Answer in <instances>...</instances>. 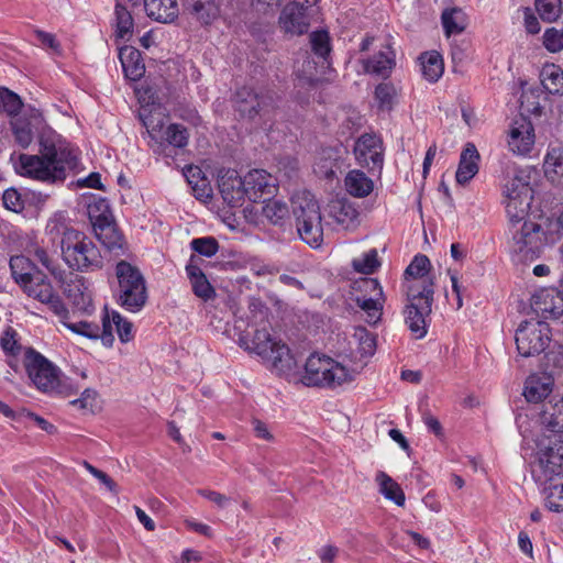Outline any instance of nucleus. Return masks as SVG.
<instances>
[{
    "label": "nucleus",
    "instance_id": "nucleus-63",
    "mask_svg": "<svg viewBox=\"0 0 563 563\" xmlns=\"http://www.w3.org/2000/svg\"><path fill=\"white\" fill-rule=\"evenodd\" d=\"M467 43L462 42L457 44L456 42H452L451 44V58L455 66L462 65L467 58Z\"/></svg>",
    "mask_w": 563,
    "mask_h": 563
},
{
    "label": "nucleus",
    "instance_id": "nucleus-23",
    "mask_svg": "<svg viewBox=\"0 0 563 563\" xmlns=\"http://www.w3.org/2000/svg\"><path fill=\"white\" fill-rule=\"evenodd\" d=\"M479 153L473 143H467L463 148L457 170L455 173L456 183L467 184L478 173Z\"/></svg>",
    "mask_w": 563,
    "mask_h": 563
},
{
    "label": "nucleus",
    "instance_id": "nucleus-30",
    "mask_svg": "<svg viewBox=\"0 0 563 563\" xmlns=\"http://www.w3.org/2000/svg\"><path fill=\"white\" fill-rule=\"evenodd\" d=\"M346 191L356 198L367 197L374 189V181L364 172L353 169L347 173L344 179Z\"/></svg>",
    "mask_w": 563,
    "mask_h": 563
},
{
    "label": "nucleus",
    "instance_id": "nucleus-45",
    "mask_svg": "<svg viewBox=\"0 0 563 563\" xmlns=\"http://www.w3.org/2000/svg\"><path fill=\"white\" fill-rule=\"evenodd\" d=\"M536 10L542 21L555 22L562 14V0H536Z\"/></svg>",
    "mask_w": 563,
    "mask_h": 563
},
{
    "label": "nucleus",
    "instance_id": "nucleus-49",
    "mask_svg": "<svg viewBox=\"0 0 563 563\" xmlns=\"http://www.w3.org/2000/svg\"><path fill=\"white\" fill-rule=\"evenodd\" d=\"M310 44L312 52L325 59L331 52L330 35L327 30L314 31L310 34Z\"/></svg>",
    "mask_w": 563,
    "mask_h": 563
},
{
    "label": "nucleus",
    "instance_id": "nucleus-41",
    "mask_svg": "<svg viewBox=\"0 0 563 563\" xmlns=\"http://www.w3.org/2000/svg\"><path fill=\"white\" fill-rule=\"evenodd\" d=\"M375 100L380 111H391L397 103V91L393 84L380 82L375 88Z\"/></svg>",
    "mask_w": 563,
    "mask_h": 563
},
{
    "label": "nucleus",
    "instance_id": "nucleus-3",
    "mask_svg": "<svg viewBox=\"0 0 563 563\" xmlns=\"http://www.w3.org/2000/svg\"><path fill=\"white\" fill-rule=\"evenodd\" d=\"M23 364L29 378L40 391L66 396L77 393L67 384V379H62L59 368L33 347L25 350Z\"/></svg>",
    "mask_w": 563,
    "mask_h": 563
},
{
    "label": "nucleus",
    "instance_id": "nucleus-35",
    "mask_svg": "<svg viewBox=\"0 0 563 563\" xmlns=\"http://www.w3.org/2000/svg\"><path fill=\"white\" fill-rule=\"evenodd\" d=\"M376 482L379 484V492L386 499L394 501L397 506H404L406 496L400 485L396 483L389 475L378 472Z\"/></svg>",
    "mask_w": 563,
    "mask_h": 563
},
{
    "label": "nucleus",
    "instance_id": "nucleus-29",
    "mask_svg": "<svg viewBox=\"0 0 563 563\" xmlns=\"http://www.w3.org/2000/svg\"><path fill=\"white\" fill-rule=\"evenodd\" d=\"M441 24L448 38L461 34L467 26L466 14L457 7L445 8L441 13Z\"/></svg>",
    "mask_w": 563,
    "mask_h": 563
},
{
    "label": "nucleus",
    "instance_id": "nucleus-54",
    "mask_svg": "<svg viewBox=\"0 0 563 563\" xmlns=\"http://www.w3.org/2000/svg\"><path fill=\"white\" fill-rule=\"evenodd\" d=\"M431 268V263L428 256L423 254H417L411 263L408 265V267L405 271V277H411L413 279L422 278L424 275L428 274L429 269Z\"/></svg>",
    "mask_w": 563,
    "mask_h": 563
},
{
    "label": "nucleus",
    "instance_id": "nucleus-2",
    "mask_svg": "<svg viewBox=\"0 0 563 563\" xmlns=\"http://www.w3.org/2000/svg\"><path fill=\"white\" fill-rule=\"evenodd\" d=\"M115 302L129 312L141 311L147 302L148 294L145 278L139 267L121 260L115 265Z\"/></svg>",
    "mask_w": 563,
    "mask_h": 563
},
{
    "label": "nucleus",
    "instance_id": "nucleus-38",
    "mask_svg": "<svg viewBox=\"0 0 563 563\" xmlns=\"http://www.w3.org/2000/svg\"><path fill=\"white\" fill-rule=\"evenodd\" d=\"M394 55L393 52H390ZM395 66L394 56H389L386 52H378L373 57L364 62V70L368 74H376L387 77Z\"/></svg>",
    "mask_w": 563,
    "mask_h": 563
},
{
    "label": "nucleus",
    "instance_id": "nucleus-48",
    "mask_svg": "<svg viewBox=\"0 0 563 563\" xmlns=\"http://www.w3.org/2000/svg\"><path fill=\"white\" fill-rule=\"evenodd\" d=\"M22 107L23 102L19 95L8 88H0V109L13 119L20 115Z\"/></svg>",
    "mask_w": 563,
    "mask_h": 563
},
{
    "label": "nucleus",
    "instance_id": "nucleus-33",
    "mask_svg": "<svg viewBox=\"0 0 563 563\" xmlns=\"http://www.w3.org/2000/svg\"><path fill=\"white\" fill-rule=\"evenodd\" d=\"M544 90L551 95L563 96V69L555 64H545L540 71Z\"/></svg>",
    "mask_w": 563,
    "mask_h": 563
},
{
    "label": "nucleus",
    "instance_id": "nucleus-12",
    "mask_svg": "<svg viewBox=\"0 0 563 563\" xmlns=\"http://www.w3.org/2000/svg\"><path fill=\"white\" fill-rule=\"evenodd\" d=\"M22 289L29 297L48 306L58 318L67 317V307L45 274L37 272Z\"/></svg>",
    "mask_w": 563,
    "mask_h": 563
},
{
    "label": "nucleus",
    "instance_id": "nucleus-11",
    "mask_svg": "<svg viewBox=\"0 0 563 563\" xmlns=\"http://www.w3.org/2000/svg\"><path fill=\"white\" fill-rule=\"evenodd\" d=\"M516 345L518 353L530 357L542 353L551 341L550 325L544 321H528L520 323L516 331Z\"/></svg>",
    "mask_w": 563,
    "mask_h": 563
},
{
    "label": "nucleus",
    "instance_id": "nucleus-36",
    "mask_svg": "<svg viewBox=\"0 0 563 563\" xmlns=\"http://www.w3.org/2000/svg\"><path fill=\"white\" fill-rule=\"evenodd\" d=\"M262 213L274 225L283 227L289 219L288 205L279 199H269L263 202Z\"/></svg>",
    "mask_w": 563,
    "mask_h": 563
},
{
    "label": "nucleus",
    "instance_id": "nucleus-18",
    "mask_svg": "<svg viewBox=\"0 0 563 563\" xmlns=\"http://www.w3.org/2000/svg\"><path fill=\"white\" fill-rule=\"evenodd\" d=\"M218 187L223 200L231 207L241 206L246 198L245 177L241 178L235 169H221Z\"/></svg>",
    "mask_w": 563,
    "mask_h": 563
},
{
    "label": "nucleus",
    "instance_id": "nucleus-27",
    "mask_svg": "<svg viewBox=\"0 0 563 563\" xmlns=\"http://www.w3.org/2000/svg\"><path fill=\"white\" fill-rule=\"evenodd\" d=\"M98 224L92 225L96 238L101 244L109 251L122 249L124 238L118 230L114 220H108V218H101Z\"/></svg>",
    "mask_w": 563,
    "mask_h": 563
},
{
    "label": "nucleus",
    "instance_id": "nucleus-19",
    "mask_svg": "<svg viewBox=\"0 0 563 563\" xmlns=\"http://www.w3.org/2000/svg\"><path fill=\"white\" fill-rule=\"evenodd\" d=\"M43 123L42 113L35 109L13 118L10 124L18 145L22 148L29 147L33 142L35 131H38Z\"/></svg>",
    "mask_w": 563,
    "mask_h": 563
},
{
    "label": "nucleus",
    "instance_id": "nucleus-50",
    "mask_svg": "<svg viewBox=\"0 0 563 563\" xmlns=\"http://www.w3.org/2000/svg\"><path fill=\"white\" fill-rule=\"evenodd\" d=\"M354 338L358 342V350L362 356H371L376 350V338L365 327H356Z\"/></svg>",
    "mask_w": 563,
    "mask_h": 563
},
{
    "label": "nucleus",
    "instance_id": "nucleus-52",
    "mask_svg": "<svg viewBox=\"0 0 563 563\" xmlns=\"http://www.w3.org/2000/svg\"><path fill=\"white\" fill-rule=\"evenodd\" d=\"M111 324L115 325V330L119 336V340L122 343L130 342L133 339V324L126 318L122 317L118 311L112 310L109 312Z\"/></svg>",
    "mask_w": 563,
    "mask_h": 563
},
{
    "label": "nucleus",
    "instance_id": "nucleus-53",
    "mask_svg": "<svg viewBox=\"0 0 563 563\" xmlns=\"http://www.w3.org/2000/svg\"><path fill=\"white\" fill-rule=\"evenodd\" d=\"M542 43L545 49L550 53H559L563 51V27L558 29L554 26L545 29Z\"/></svg>",
    "mask_w": 563,
    "mask_h": 563
},
{
    "label": "nucleus",
    "instance_id": "nucleus-25",
    "mask_svg": "<svg viewBox=\"0 0 563 563\" xmlns=\"http://www.w3.org/2000/svg\"><path fill=\"white\" fill-rule=\"evenodd\" d=\"M119 58L123 68L124 76L132 80H140L145 74L141 52L133 46H123L119 51Z\"/></svg>",
    "mask_w": 563,
    "mask_h": 563
},
{
    "label": "nucleus",
    "instance_id": "nucleus-15",
    "mask_svg": "<svg viewBox=\"0 0 563 563\" xmlns=\"http://www.w3.org/2000/svg\"><path fill=\"white\" fill-rule=\"evenodd\" d=\"M246 198L252 202H265L278 191L275 176L264 169H253L245 175Z\"/></svg>",
    "mask_w": 563,
    "mask_h": 563
},
{
    "label": "nucleus",
    "instance_id": "nucleus-6",
    "mask_svg": "<svg viewBox=\"0 0 563 563\" xmlns=\"http://www.w3.org/2000/svg\"><path fill=\"white\" fill-rule=\"evenodd\" d=\"M292 213L300 239L311 247H319L323 241L320 206L311 192L303 191L292 200Z\"/></svg>",
    "mask_w": 563,
    "mask_h": 563
},
{
    "label": "nucleus",
    "instance_id": "nucleus-34",
    "mask_svg": "<svg viewBox=\"0 0 563 563\" xmlns=\"http://www.w3.org/2000/svg\"><path fill=\"white\" fill-rule=\"evenodd\" d=\"M423 77L430 82H437L444 71L442 56L432 51L420 56Z\"/></svg>",
    "mask_w": 563,
    "mask_h": 563
},
{
    "label": "nucleus",
    "instance_id": "nucleus-22",
    "mask_svg": "<svg viewBox=\"0 0 563 563\" xmlns=\"http://www.w3.org/2000/svg\"><path fill=\"white\" fill-rule=\"evenodd\" d=\"M184 8L202 26L211 25L221 14L217 0H185Z\"/></svg>",
    "mask_w": 563,
    "mask_h": 563
},
{
    "label": "nucleus",
    "instance_id": "nucleus-62",
    "mask_svg": "<svg viewBox=\"0 0 563 563\" xmlns=\"http://www.w3.org/2000/svg\"><path fill=\"white\" fill-rule=\"evenodd\" d=\"M24 416L27 419L32 420L40 429H42L46 433L54 434L57 432V428L53 423H51L43 417L38 416L37 413H35L33 411L24 410Z\"/></svg>",
    "mask_w": 563,
    "mask_h": 563
},
{
    "label": "nucleus",
    "instance_id": "nucleus-9",
    "mask_svg": "<svg viewBox=\"0 0 563 563\" xmlns=\"http://www.w3.org/2000/svg\"><path fill=\"white\" fill-rule=\"evenodd\" d=\"M509 247L525 260L538 258L545 245V233L539 223L531 220L509 224Z\"/></svg>",
    "mask_w": 563,
    "mask_h": 563
},
{
    "label": "nucleus",
    "instance_id": "nucleus-46",
    "mask_svg": "<svg viewBox=\"0 0 563 563\" xmlns=\"http://www.w3.org/2000/svg\"><path fill=\"white\" fill-rule=\"evenodd\" d=\"M531 201L532 200H528L526 201V205H523L522 198L507 199L506 212L509 218V224L529 221L527 217Z\"/></svg>",
    "mask_w": 563,
    "mask_h": 563
},
{
    "label": "nucleus",
    "instance_id": "nucleus-57",
    "mask_svg": "<svg viewBox=\"0 0 563 563\" xmlns=\"http://www.w3.org/2000/svg\"><path fill=\"white\" fill-rule=\"evenodd\" d=\"M190 246L196 253L206 257L216 255L219 250V243L212 236L194 239L190 243Z\"/></svg>",
    "mask_w": 563,
    "mask_h": 563
},
{
    "label": "nucleus",
    "instance_id": "nucleus-28",
    "mask_svg": "<svg viewBox=\"0 0 563 563\" xmlns=\"http://www.w3.org/2000/svg\"><path fill=\"white\" fill-rule=\"evenodd\" d=\"M533 137V128L530 122L520 128H512L509 133L508 146L515 154L526 155L532 148Z\"/></svg>",
    "mask_w": 563,
    "mask_h": 563
},
{
    "label": "nucleus",
    "instance_id": "nucleus-32",
    "mask_svg": "<svg viewBox=\"0 0 563 563\" xmlns=\"http://www.w3.org/2000/svg\"><path fill=\"white\" fill-rule=\"evenodd\" d=\"M165 108L162 106H153L152 108H142L140 119L146 128L152 140L157 141L156 133L162 132L165 126Z\"/></svg>",
    "mask_w": 563,
    "mask_h": 563
},
{
    "label": "nucleus",
    "instance_id": "nucleus-21",
    "mask_svg": "<svg viewBox=\"0 0 563 563\" xmlns=\"http://www.w3.org/2000/svg\"><path fill=\"white\" fill-rule=\"evenodd\" d=\"M142 0H115L113 27L120 40L129 41L134 30V19L131 9L139 7Z\"/></svg>",
    "mask_w": 563,
    "mask_h": 563
},
{
    "label": "nucleus",
    "instance_id": "nucleus-51",
    "mask_svg": "<svg viewBox=\"0 0 563 563\" xmlns=\"http://www.w3.org/2000/svg\"><path fill=\"white\" fill-rule=\"evenodd\" d=\"M88 217L92 225L98 224L101 218L112 220L113 216L109 201L104 198L95 199L88 205Z\"/></svg>",
    "mask_w": 563,
    "mask_h": 563
},
{
    "label": "nucleus",
    "instance_id": "nucleus-10",
    "mask_svg": "<svg viewBox=\"0 0 563 563\" xmlns=\"http://www.w3.org/2000/svg\"><path fill=\"white\" fill-rule=\"evenodd\" d=\"M252 351L264 361L271 362L273 367L278 371L288 372L296 366V360L289 346L275 340L266 328L257 329L254 332Z\"/></svg>",
    "mask_w": 563,
    "mask_h": 563
},
{
    "label": "nucleus",
    "instance_id": "nucleus-7",
    "mask_svg": "<svg viewBox=\"0 0 563 563\" xmlns=\"http://www.w3.org/2000/svg\"><path fill=\"white\" fill-rule=\"evenodd\" d=\"M353 379L351 372L330 357L310 355L305 364L301 378L306 386L334 388Z\"/></svg>",
    "mask_w": 563,
    "mask_h": 563
},
{
    "label": "nucleus",
    "instance_id": "nucleus-64",
    "mask_svg": "<svg viewBox=\"0 0 563 563\" xmlns=\"http://www.w3.org/2000/svg\"><path fill=\"white\" fill-rule=\"evenodd\" d=\"M525 27L529 34H538L541 30L540 22L530 8L523 11Z\"/></svg>",
    "mask_w": 563,
    "mask_h": 563
},
{
    "label": "nucleus",
    "instance_id": "nucleus-43",
    "mask_svg": "<svg viewBox=\"0 0 563 563\" xmlns=\"http://www.w3.org/2000/svg\"><path fill=\"white\" fill-rule=\"evenodd\" d=\"M383 301L382 298L365 296H357L355 298L356 305L367 313V322L369 324H376L383 314Z\"/></svg>",
    "mask_w": 563,
    "mask_h": 563
},
{
    "label": "nucleus",
    "instance_id": "nucleus-14",
    "mask_svg": "<svg viewBox=\"0 0 563 563\" xmlns=\"http://www.w3.org/2000/svg\"><path fill=\"white\" fill-rule=\"evenodd\" d=\"M233 107L242 118L250 120L268 111L272 107V98L257 93L253 88L243 86L235 90L233 96Z\"/></svg>",
    "mask_w": 563,
    "mask_h": 563
},
{
    "label": "nucleus",
    "instance_id": "nucleus-17",
    "mask_svg": "<svg viewBox=\"0 0 563 563\" xmlns=\"http://www.w3.org/2000/svg\"><path fill=\"white\" fill-rule=\"evenodd\" d=\"M63 325L69 329L71 332L82 335L88 339H101L104 346H112L114 342V335L112 332L110 314L107 307H104V314L102 317V330L99 325L88 321L71 322L69 321V311L67 310L66 318H59Z\"/></svg>",
    "mask_w": 563,
    "mask_h": 563
},
{
    "label": "nucleus",
    "instance_id": "nucleus-44",
    "mask_svg": "<svg viewBox=\"0 0 563 563\" xmlns=\"http://www.w3.org/2000/svg\"><path fill=\"white\" fill-rule=\"evenodd\" d=\"M162 139L169 146L184 148L188 144L189 133L186 126L179 123H172L164 131Z\"/></svg>",
    "mask_w": 563,
    "mask_h": 563
},
{
    "label": "nucleus",
    "instance_id": "nucleus-40",
    "mask_svg": "<svg viewBox=\"0 0 563 563\" xmlns=\"http://www.w3.org/2000/svg\"><path fill=\"white\" fill-rule=\"evenodd\" d=\"M67 297L71 301L74 308L84 313L90 314L93 311L91 295L82 285L69 286Z\"/></svg>",
    "mask_w": 563,
    "mask_h": 563
},
{
    "label": "nucleus",
    "instance_id": "nucleus-1",
    "mask_svg": "<svg viewBox=\"0 0 563 563\" xmlns=\"http://www.w3.org/2000/svg\"><path fill=\"white\" fill-rule=\"evenodd\" d=\"M38 154H20L14 163L15 172L23 177L48 185H62L79 170L78 151L51 129L38 135Z\"/></svg>",
    "mask_w": 563,
    "mask_h": 563
},
{
    "label": "nucleus",
    "instance_id": "nucleus-37",
    "mask_svg": "<svg viewBox=\"0 0 563 563\" xmlns=\"http://www.w3.org/2000/svg\"><path fill=\"white\" fill-rule=\"evenodd\" d=\"M552 391V384L544 382L541 377L530 376L526 380L523 396L529 402H540Z\"/></svg>",
    "mask_w": 563,
    "mask_h": 563
},
{
    "label": "nucleus",
    "instance_id": "nucleus-56",
    "mask_svg": "<svg viewBox=\"0 0 563 563\" xmlns=\"http://www.w3.org/2000/svg\"><path fill=\"white\" fill-rule=\"evenodd\" d=\"M45 230L46 233L52 238V240H55L56 238L60 236V245L65 242L66 236L69 232L79 231L71 227H68L64 219L57 217L48 220Z\"/></svg>",
    "mask_w": 563,
    "mask_h": 563
},
{
    "label": "nucleus",
    "instance_id": "nucleus-60",
    "mask_svg": "<svg viewBox=\"0 0 563 563\" xmlns=\"http://www.w3.org/2000/svg\"><path fill=\"white\" fill-rule=\"evenodd\" d=\"M97 396L98 394L95 389L87 388L81 393L79 398L70 401V404L80 409L93 412V409L97 407Z\"/></svg>",
    "mask_w": 563,
    "mask_h": 563
},
{
    "label": "nucleus",
    "instance_id": "nucleus-47",
    "mask_svg": "<svg viewBox=\"0 0 563 563\" xmlns=\"http://www.w3.org/2000/svg\"><path fill=\"white\" fill-rule=\"evenodd\" d=\"M379 266L380 262L378 260V253L376 249H371L361 257L354 258L352 262V267L354 271L365 275L375 273Z\"/></svg>",
    "mask_w": 563,
    "mask_h": 563
},
{
    "label": "nucleus",
    "instance_id": "nucleus-5",
    "mask_svg": "<svg viewBox=\"0 0 563 563\" xmlns=\"http://www.w3.org/2000/svg\"><path fill=\"white\" fill-rule=\"evenodd\" d=\"M434 296L432 278L424 279L421 288L411 286L404 307L405 323L416 339H422L428 333L430 314Z\"/></svg>",
    "mask_w": 563,
    "mask_h": 563
},
{
    "label": "nucleus",
    "instance_id": "nucleus-26",
    "mask_svg": "<svg viewBox=\"0 0 563 563\" xmlns=\"http://www.w3.org/2000/svg\"><path fill=\"white\" fill-rule=\"evenodd\" d=\"M540 422L551 432H563V397L553 396L542 404Z\"/></svg>",
    "mask_w": 563,
    "mask_h": 563
},
{
    "label": "nucleus",
    "instance_id": "nucleus-39",
    "mask_svg": "<svg viewBox=\"0 0 563 563\" xmlns=\"http://www.w3.org/2000/svg\"><path fill=\"white\" fill-rule=\"evenodd\" d=\"M545 175L552 180L563 178V147L551 146L544 159Z\"/></svg>",
    "mask_w": 563,
    "mask_h": 563
},
{
    "label": "nucleus",
    "instance_id": "nucleus-55",
    "mask_svg": "<svg viewBox=\"0 0 563 563\" xmlns=\"http://www.w3.org/2000/svg\"><path fill=\"white\" fill-rule=\"evenodd\" d=\"M0 346L7 355L16 356L21 352L18 333L12 327H7L0 336Z\"/></svg>",
    "mask_w": 563,
    "mask_h": 563
},
{
    "label": "nucleus",
    "instance_id": "nucleus-24",
    "mask_svg": "<svg viewBox=\"0 0 563 563\" xmlns=\"http://www.w3.org/2000/svg\"><path fill=\"white\" fill-rule=\"evenodd\" d=\"M148 18L159 23H172L179 14L177 0H142Z\"/></svg>",
    "mask_w": 563,
    "mask_h": 563
},
{
    "label": "nucleus",
    "instance_id": "nucleus-59",
    "mask_svg": "<svg viewBox=\"0 0 563 563\" xmlns=\"http://www.w3.org/2000/svg\"><path fill=\"white\" fill-rule=\"evenodd\" d=\"M190 283L194 294L197 297L201 298L203 301H208L214 298L216 290L206 276L198 277L197 279L191 280Z\"/></svg>",
    "mask_w": 563,
    "mask_h": 563
},
{
    "label": "nucleus",
    "instance_id": "nucleus-8",
    "mask_svg": "<svg viewBox=\"0 0 563 563\" xmlns=\"http://www.w3.org/2000/svg\"><path fill=\"white\" fill-rule=\"evenodd\" d=\"M563 454L552 449L540 457V466L544 476L543 495L545 507L554 512L563 511Z\"/></svg>",
    "mask_w": 563,
    "mask_h": 563
},
{
    "label": "nucleus",
    "instance_id": "nucleus-13",
    "mask_svg": "<svg viewBox=\"0 0 563 563\" xmlns=\"http://www.w3.org/2000/svg\"><path fill=\"white\" fill-rule=\"evenodd\" d=\"M357 163L368 172H380L384 165L382 139L375 134H362L354 146Z\"/></svg>",
    "mask_w": 563,
    "mask_h": 563
},
{
    "label": "nucleus",
    "instance_id": "nucleus-20",
    "mask_svg": "<svg viewBox=\"0 0 563 563\" xmlns=\"http://www.w3.org/2000/svg\"><path fill=\"white\" fill-rule=\"evenodd\" d=\"M306 11L307 7L303 3L292 1L286 4L279 16V23L285 32L294 35L307 33L310 23Z\"/></svg>",
    "mask_w": 563,
    "mask_h": 563
},
{
    "label": "nucleus",
    "instance_id": "nucleus-61",
    "mask_svg": "<svg viewBox=\"0 0 563 563\" xmlns=\"http://www.w3.org/2000/svg\"><path fill=\"white\" fill-rule=\"evenodd\" d=\"M358 289L366 292H374V297L384 300V292L379 282L376 278L365 277L358 283Z\"/></svg>",
    "mask_w": 563,
    "mask_h": 563
},
{
    "label": "nucleus",
    "instance_id": "nucleus-16",
    "mask_svg": "<svg viewBox=\"0 0 563 563\" xmlns=\"http://www.w3.org/2000/svg\"><path fill=\"white\" fill-rule=\"evenodd\" d=\"M530 307L539 318L556 319L563 314V292L554 287L541 288L531 296Z\"/></svg>",
    "mask_w": 563,
    "mask_h": 563
},
{
    "label": "nucleus",
    "instance_id": "nucleus-31",
    "mask_svg": "<svg viewBox=\"0 0 563 563\" xmlns=\"http://www.w3.org/2000/svg\"><path fill=\"white\" fill-rule=\"evenodd\" d=\"M9 266L11 276L14 282L20 286L24 287L30 284V280L36 273H33L35 265L24 255H13L10 257Z\"/></svg>",
    "mask_w": 563,
    "mask_h": 563
},
{
    "label": "nucleus",
    "instance_id": "nucleus-4",
    "mask_svg": "<svg viewBox=\"0 0 563 563\" xmlns=\"http://www.w3.org/2000/svg\"><path fill=\"white\" fill-rule=\"evenodd\" d=\"M60 251L64 262L73 271L92 273L104 266L99 247L81 231L69 232Z\"/></svg>",
    "mask_w": 563,
    "mask_h": 563
},
{
    "label": "nucleus",
    "instance_id": "nucleus-42",
    "mask_svg": "<svg viewBox=\"0 0 563 563\" xmlns=\"http://www.w3.org/2000/svg\"><path fill=\"white\" fill-rule=\"evenodd\" d=\"M504 194L507 199L522 198L523 205H526V201L532 200L533 198V190L529 183L525 181L523 178L518 175L505 185Z\"/></svg>",
    "mask_w": 563,
    "mask_h": 563
},
{
    "label": "nucleus",
    "instance_id": "nucleus-58",
    "mask_svg": "<svg viewBox=\"0 0 563 563\" xmlns=\"http://www.w3.org/2000/svg\"><path fill=\"white\" fill-rule=\"evenodd\" d=\"M2 201L5 209L13 212H21L25 207L22 195L15 188H8L2 195Z\"/></svg>",
    "mask_w": 563,
    "mask_h": 563
}]
</instances>
